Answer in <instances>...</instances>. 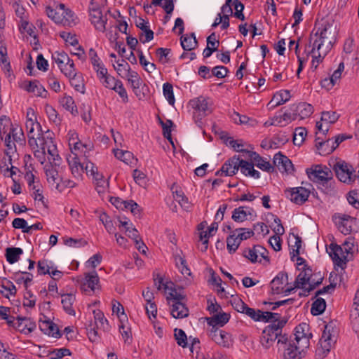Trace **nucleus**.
<instances>
[{
	"label": "nucleus",
	"mask_w": 359,
	"mask_h": 359,
	"mask_svg": "<svg viewBox=\"0 0 359 359\" xmlns=\"http://www.w3.org/2000/svg\"><path fill=\"white\" fill-rule=\"evenodd\" d=\"M72 353L69 349L66 348H55L48 353L50 359H62L67 355H71Z\"/></svg>",
	"instance_id": "nucleus-52"
},
{
	"label": "nucleus",
	"mask_w": 359,
	"mask_h": 359,
	"mask_svg": "<svg viewBox=\"0 0 359 359\" xmlns=\"http://www.w3.org/2000/svg\"><path fill=\"white\" fill-rule=\"evenodd\" d=\"M22 253L23 250L20 248H8L6 250V260L10 264H14L19 260Z\"/></svg>",
	"instance_id": "nucleus-43"
},
{
	"label": "nucleus",
	"mask_w": 359,
	"mask_h": 359,
	"mask_svg": "<svg viewBox=\"0 0 359 359\" xmlns=\"http://www.w3.org/2000/svg\"><path fill=\"white\" fill-rule=\"evenodd\" d=\"M40 330L46 334L55 337L59 338L61 334L59 331L57 325L50 320L41 321L39 324Z\"/></svg>",
	"instance_id": "nucleus-35"
},
{
	"label": "nucleus",
	"mask_w": 359,
	"mask_h": 359,
	"mask_svg": "<svg viewBox=\"0 0 359 359\" xmlns=\"http://www.w3.org/2000/svg\"><path fill=\"white\" fill-rule=\"evenodd\" d=\"M190 104L194 109V117L198 119L208 115L212 111V101L209 97L199 96L190 101Z\"/></svg>",
	"instance_id": "nucleus-11"
},
{
	"label": "nucleus",
	"mask_w": 359,
	"mask_h": 359,
	"mask_svg": "<svg viewBox=\"0 0 359 359\" xmlns=\"http://www.w3.org/2000/svg\"><path fill=\"white\" fill-rule=\"evenodd\" d=\"M124 78H127L134 90L140 88L142 81L141 78L135 71L130 70L124 75Z\"/></svg>",
	"instance_id": "nucleus-45"
},
{
	"label": "nucleus",
	"mask_w": 359,
	"mask_h": 359,
	"mask_svg": "<svg viewBox=\"0 0 359 359\" xmlns=\"http://www.w3.org/2000/svg\"><path fill=\"white\" fill-rule=\"evenodd\" d=\"M60 165H55L53 161H50L49 163L45 165L44 172L46 176L48 182L52 186H55V189L61 192L60 180L61 178L58 174L57 167Z\"/></svg>",
	"instance_id": "nucleus-17"
},
{
	"label": "nucleus",
	"mask_w": 359,
	"mask_h": 359,
	"mask_svg": "<svg viewBox=\"0 0 359 359\" xmlns=\"http://www.w3.org/2000/svg\"><path fill=\"white\" fill-rule=\"evenodd\" d=\"M28 143L32 149L40 148L46 153L47 152L48 161H52L55 165H60L61 158L59 156L57 147L48 131L45 135L43 133H39L37 137L30 136Z\"/></svg>",
	"instance_id": "nucleus-3"
},
{
	"label": "nucleus",
	"mask_w": 359,
	"mask_h": 359,
	"mask_svg": "<svg viewBox=\"0 0 359 359\" xmlns=\"http://www.w3.org/2000/svg\"><path fill=\"white\" fill-rule=\"evenodd\" d=\"M89 16L90 20L95 28L100 32H104L106 29L105 25L107 22V18L106 15L102 14L100 8L97 7H90Z\"/></svg>",
	"instance_id": "nucleus-18"
},
{
	"label": "nucleus",
	"mask_w": 359,
	"mask_h": 359,
	"mask_svg": "<svg viewBox=\"0 0 359 359\" xmlns=\"http://www.w3.org/2000/svg\"><path fill=\"white\" fill-rule=\"evenodd\" d=\"M96 182L97 190L99 193L104 192L109 186L108 181L104 179L102 174L99 173L97 170L92 175Z\"/></svg>",
	"instance_id": "nucleus-47"
},
{
	"label": "nucleus",
	"mask_w": 359,
	"mask_h": 359,
	"mask_svg": "<svg viewBox=\"0 0 359 359\" xmlns=\"http://www.w3.org/2000/svg\"><path fill=\"white\" fill-rule=\"evenodd\" d=\"M290 98V93L289 90H283L278 93H276L271 101L269 102V104H271V103H274L271 107H275L277 106H279L280 104H284L287 101H288Z\"/></svg>",
	"instance_id": "nucleus-38"
},
{
	"label": "nucleus",
	"mask_w": 359,
	"mask_h": 359,
	"mask_svg": "<svg viewBox=\"0 0 359 359\" xmlns=\"http://www.w3.org/2000/svg\"><path fill=\"white\" fill-rule=\"evenodd\" d=\"M233 234L241 242L242 241L247 240L254 235V231L249 229L238 228L233 231Z\"/></svg>",
	"instance_id": "nucleus-54"
},
{
	"label": "nucleus",
	"mask_w": 359,
	"mask_h": 359,
	"mask_svg": "<svg viewBox=\"0 0 359 359\" xmlns=\"http://www.w3.org/2000/svg\"><path fill=\"white\" fill-rule=\"evenodd\" d=\"M273 163L281 172L291 174L294 171V166L292 161L280 152L274 155Z\"/></svg>",
	"instance_id": "nucleus-25"
},
{
	"label": "nucleus",
	"mask_w": 359,
	"mask_h": 359,
	"mask_svg": "<svg viewBox=\"0 0 359 359\" xmlns=\"http://www.w3.org/2000/svg\"><path fill=\"white\" fill-rule=\"evenodd\" d=\"M256 216L255 211L252 208L240 206L233 210L231 217L236 222H243Z\"/></svg>",
	"instance_id": "nucleus-23"
},
{
	"label": "nucleus",
	"mask_w": 359,
	"mask_h": 359,
	"mask_svg": "<svg viewBox=\"0 0 359 359\" xmlns=\"http://www.w3.org/2000/svg\"><path fill=\"white\" fill-rule=\"evenodd\" d=\"M139 60L140 65L147 72L151 73L156 69L155 64L149 62L146 60L142 51H140Z\"/></svg>",
	"instance_id": "nucleus-64"
},
{
	"label": "nucleus",
	"mask_w": 359,
	"mask_h": 359,
	"mask_svg": "<svg viewBox=\"0 0 359 359\" xmlns=\"http://www.w3.org/2000/svg\"><path fill=\"white\" fill-rule=\"evenodd\" d=\"M239 165H241V159L238 157L233 156L224 163L221 169L217 171L216 175H233L239 169Z\"/></svg>",
	"instance_id": "nucleus-24"
},
{
	"label": "nucleus",
	"mask_w": 359,
	"mask_h": 359,
	"mask_svg": "<svg viewBox=\"0 0 359 359\" xmlns=\"http://www.w3.org/2000/svg\"><path fill=\"white\" fill-rule=\"evenodd\" d=\"M311 336L309 325L301 323L297 326L294 339H288L287 344L280 347L284 350V359H301L305 351L309 347Z\"/></svg>",
	"instance_id": "nucleus-1"
},
{
	"label": "nucleus",
	"mask_w": 359,
	"mask_h": 359,
	"mask_svg": "<svg viewBox=\"0 0 359 359\" xmlns=\"http://www.w3.org/2000/svg\"><path fill=\"white\" fill-rule=\"evenodd\" d=\"M327 252L336 266L342 269L346 267L348 256L341 246L331 243L329 248H327Z\"/></svg>",
	"instance_id": "nucleus-14"
},
{
	"label": "nucleus",
	"mask_w": 359,
	"mask_h": 359,
	"mask_svg": "<svg viewBox=\"0 0 359 359\" xmlns=\"http://www.w3.org/2000/svg\"><path fill=\"white\" fill-rule=\"evenodd\" d=\"M295 111V115L299 116L300 118L304 119L312 114L313 107L310 104L302 102L297 105Z\"/></svg>",
	"instance_id": "nucleus-40"
},
{
	"label": "nucleus",
	"mask_w": 359,
	"mask_h": 359,
	"mask_svg": "<svg viewBox=\"0 0 359 359\" xmlns=\"http://www.w3.org/2000/svg\"><path fill=\"white\" fill-rule=\"evenodd\" d=\"M339 180L346 184H351L356 181V173L354 168L344 161H338L333 165Z\"/></svg>",
	"instance_id": "nucleus-8"
},
{
	"label": "nucleus",
	"mask_w": 359,
	"mask_h": 359,
	"mask_svg": "<svg viewBox=\"0 0 359 359\" xmlns=\"http://www.w3.org/2000/svg\"><path fill=\"white\" fill-rule=\"evenodd\" d=\"M81 289L89 294L99 289V277L96 271L86 274L81 284Z\"/></svg>",
	"instance_id": "nucleus-21"
},
{
	"label": "nucleus",
	"mask_w": 359,
	"mask_h": 359,
	"mask_svg": "<svg viewBox=\"0 0 359 359\" xmlns=\"http://www.w3.org/2000/svg\"><path fill=\"white\" fill-rule=\"evenodd\" d=\"M312 55V62L311 67L316 69L320 62H322L323 57L326 55H322L320 50H317L316 48L312 47L311 52L309 53Z\"/></svg>",
	"instance_id": "nucleus-59"
},
{
	"label": "nucleus",
	"mask_w": 359,
	"mask_h": 359,
	"mask_svg": "<svg viewBox=\"0 0 359 359\" xmlns=\"http://www.w3.org/2000/svg\"><path fill=\"white\" fill-rule=\"evenodd\" d=\"M285 194L292 202L302 205L308 200L310 191L304 187H299L286 189Z\"/></svg>",
	"instance_id": "nucleus-16"
},
{
	"label": "nucleus",
	"mask_w": 359,
	"mask_h": 359,
	"mask_svg": "<svg viewBox=\"0 0 359 359\" xmlns=\"http://www.w3.org/2000/svg\"><path fill=\"white\" fill-rule=\"evenodd\" d=\"M35 324L27 318H17L14 327L19 332L25 334H30L35 329Z\"/></svg>",
	"instance_id": "nucleus-31"
},
{
	"label": "nucleus",
	"mask_w": 359,
	"mask_h": 359,
	"mask_svg": "<svg viewBox=\"0 0 359 359\" xmlns=\"http://www.w3.org/2000/svg\"><path fill=\"white\" fill-rule=\"evenodd\" d=\"M45 111L49 121L56 126L61 123V118L59 116L57 111L50 105L46 104L45 106Z\"/></svg>",
	"instance_id": "nucleus-51"
},
{
	"label": "nucleus",
	"mask_w": 359,
	"mask_h": 359,
	"mask_svg": "<svg viewBox=\"0 0 359 359\" xmlns=\"http://www.w3.org/2000/svg\"><path fill=\"white\" fill-rule=\"evenodd\" d=\"M60 102L61 105L72 114L76 115L78 114L77 107L74 103V100L71 96L65 95L63 96Z\"/></svg>",
	"instance_id": "nucleus-42"
},
{
	"label": "nucleus",
	"mask_w": 359,
	"mask_h": 359,
	"mask_svg": "<svg viewBox=\"0 0 359 359\" xmlns=\"http://www.w3.org/2000/svg\"><path fill=\"white\" fill-rule=\"evenodd\" d=\"M306 136V130L304 128H297L294 130L293 142L296 145H301Z\"/></svg>",
	"instance_id": "nucleus-58"
},
{
	"label": "nucleus",
	"mask_w": 359,
	"mask_h": 359,
	"mask_svg": "<svg viewBox=\"0 0 359 359\" xmlns=\"http://www.w3.org/2000/svg\"><path fill=\"white\" fill-rule=\"evenodd\" d=\"M339 116L335 111H323L320 121L316 123V128L318 133L326 135L329 130L330 125L335 123Z\"/></svg>",
	"instance_id": "nucleus-19"
},
{
	"label": "nucleus",
	"mask_w": 359,
	"mask_h": 359,
	"mask_svg": "<svg viewBox=\"0 0 359 359\" xmlns=\"http://www.w3.org/2000/svg\"><path fill=\"white\" fill-rule=\"evenodd\" d=\"M170 305V313L175 318H186L189 315V309L182 301L172 303Z\"/></svg>",
	"instance_id": "nucleus-33"
},
{
	"label": "nucleus",
	"mask_w": 359,
	"mask_h": 359,
	"mask_svg": "<svg viewBox=\"0 0 359 359\" xmlns=\"http://www.w3.org/2000/svg\"><path fill=\"white\" fill-rule=\"evenodd\" d=\"M241 241L233 234L230 235L226 239V247L230 253L235 252L241 244Z\"/></svg>",
	"instance_id": "nucleus-56"
},
{
	"label": "nucleus",
	"mask_w": 359,
	"mask_h": 359,
	"mask_svg": "<svg viewBox=\"0 0 359 359\" xmlns=\"http://www.w3.org/2000/svg\"><path fill=\"white\" fill-rule=\"evenodd\" d=\"M334 332V330L332 324H328L325 326L316 351L317 357L323 358L330 352L332 345L336 341V337Z\"/></svg>",
	"instance_id": "nucleus-7"
},
{
	"label": "nucleus",
	"mask_w": 359,
	"mask_h": 359,
	"mask_svg": "<svg viewBox=\"0 0 359 359\" xmlns=\"http://www.w3.org/2000/svg\"><path fill=\"white\" fill-rule=\"evenodd\" d=\"M175 262L176 266L179 269L183 275H191V271L187 265V262L184 257L182 256L180 253L174 255Z\"/></svg>",
	"instance_id": "nucleus-44"
},
{
	"label": "nucleus",
	"mask_w": 359,
	"mask_h": 359,
	"mask_svg": "<svg viewBox=\"0 0 359 359\" xmlns=\"http://www.w3.org/2000/svg\"><path fill=\"white\" fill-rule=\"evenodd\" d=\"M69 145L71 149H73L74 151H81L85 154L87 151H91L93 148V144L90 141L83 143L78 140L76 134H72L71 137H69Z\"/></svg>",
	"instance_id": "nucleus-29"
},
{
	"label": "nucleus",
	"mask_w": 359,
	"mask_h": 359,
	"mask_svg": "<svg viewBox=\"0 0 359 359\" xmlns=\"http://www.w3.org/2000/svg\"><path fill=\"white\" fill-rule=\"evenodd\" d=\"M276 314L278 317H273L268 320H271V323L263 330L260 337V343L266 349L271 347L276 339L278 340L277 346L279 349L282 345H286L288 341L287 335L286 334H282V329L286 321L280 320V315Z\"/></svg>",
	"instance_id": "nucleus-2"
},
{
	"label": "nucleus",
	"mask_w": 359,
	"mask_h": 359,
	"mask_svg": "<svg viewBox=\"0 0 359 359\" xmlns=\"http://www.w3.org/2000/svg\"><path fill=\"white\" fill-rule=\"evenodd\" d=\"M88 57L93 69L96 72L97 74H100L102 76L104 75L106 73V68L93 48H90L89 50Z\"/></svg>",
	"instance_id": "nucleus-32"
},
{
	"label": "nucleus",
	"mask_w": 359,
	"mask_h": 359,
	"mask_svg": "<svg viewBox=\"0 0 359 359\" xmlns=\"http://www.w3.org/2000/svg\"><path fill=\"white\" fill-rule=\"evenodd\" d=\"M294 238V245H290V255L291 259L294 260V258L299 255V250L302 247V238L297 235L293 236Z\"/></svg>",
	"instance_id": "nucleus-60"
},
{
	"label": "nucleus",
	"mask_w": 359,
	"mask_h": 359,
	"mask_svg": "<svg viewBox=\"0 0 359 359\" xmlns=\"http://www.w3.org/2000/svg\"><path fill=\"white\" fill-rule=\"evenodd\" d=\"M163 92L165 97L170 105L175 104V97L173 94V87L170 83H165L163 86Z\"/></svg>",
	"instance_id": "nucleus-55"
},
{
	"label": "nucleus",
	"mask_w": 359,
	"mask_h": 359,
	"mask_svg": "<svg viewBox=\"0 0 359 359\" xmlns=\"http://www.w3.org/2000/svg\"><path fill=\"white\" fill-rule=\"evenodd\" d=\"M120 224L122 226L125 227L126 232L128 233V236L132 239H136L138 238V231L135 228L133 227L132 224H129L127 220H119Z\"/></svg>",
	"instance_id": "nucleus-61"
},
{
	"label": "nucleus",
	"mask_w": 359,
	"mask_h": 359,
	"mask_svg": "<svg viewBox=\"0 0 359 359\" xmlns=\"http://www.w3.org/2000/svg\"><path fill=\"white\" fill-rule=\"evenodd\" d=\"M67 161L73 176L75 178H81L84 172V163L81 161L78 154L72 152L67 156Z\"/></svg>",
	"instance_id": "nucleus-22"
},
{
	"label": "nucleus",
	"mask_w": 359,
	"mask_h": 359,
	"mask_svg": "<svg viewBox=\"0 0 359 359\" xmlns=\"http://www.w3.org/2000/svg\"><path fill=\"white\" fill-rule=\"evenodd\" d=\"M97 76L106 88L112 90L114 89V86L116 85V83L120 81L119 80H116L114 76H111L109 74H108L107 69L104 75L102 76V74H97Z\"/></svg>",
	"instance_id": "nucleus-48"
},
{
	"label": "nucleus",
	"mask_w": 359,
	"mask_h": 359,
	"mask_svg": "<svg viewBox=\"0 0 359 359\" xmlns=\"http://www.w3.org/2000/svg\"><path fill=\"white\" fill-rule=\"evenodd\" d=\"M326 308V303L324 299L317 298L312 304L311 313L313 316H318L323 313Z\"/></svg>",
	"instance_id": "nucleus-49"
},
{
	"label": "nucleus",
	"mask_w": 359,
	"mask_h": 359,
	"mask_svg": "<svg viewBox=\"0 0 359 359\" xmlns=\"http://www.w3.org/2000/svg\"><path fill=\"white\" fill-rule=\"evenodd\" d=\"M266 250L261 245H255L252 248L245 250L243 252L245 257L251 262H256L259 257L265 258L264 254Z\"/></svg>",
	"instance_id": "nucleus-34"
},
{
	"label": "nucleus",
	"mask_w": 359,
	"mask_h": 359,
	"mask_svg": "<svg viewBox=\"0 0 359 359\" xmlns=\"http://www.w3.org/2000/svg\"><path fill=\"white\" fill-rule=\"evenodd\" d=\"M323 278L321 276H313L311 274V280L308 282L306 287L304 290V292H309L310 291L314 290L317 286H318L323 280Z\"/></svg>",
	"instance_id": "nucleus-62"
},
{
	"label": "nucleus",
	"mask_w": 359,
	"mask_h": 359,
	"mask_svg": "<svg viewBox=\"0 0 359 359\" xmlns=\"http://www.w3.org/2000/svg\"><path fill=\"white\" fill-rule=\"evenodd\" d=\"M21 88H22L29 93H33L36 96L45 97L47 94V91L43 87V86L36 80L30 81H25L22 83Z\"/></svg>",
	"instance_id": "nucleus-28"
},
{
	"label": "nucleus",
	"mask_w": 359,
	"mask_h": 359,
	"mask_svg": "<svg viewBox=\"0 0 359 359\" xmlns=\"http://www.w3.org/2000/svg\"><path fill=\"white\" fill-rule=\"evenodd\" d=\"M114 153L118 159L123 161L126 164L132 163V161L134 158L133 154L129 151L116 149H114Z\"/></svg>",
	"instance_id": "nucleus-50"
},
{
	"label": "nucleus",
	"mask_w": 359,
	"mask_h": 359,
	"mask_svg": "<svg viewBox=\"0 0 359 359\" xmlns=\"http://www.w3.org/2000/svg\"><path fill=\"white\" fill-rule=\"evenodd\" d=\"M95 325L88 329V336L91 341H96L101 331H107L109 328L108 320L100 310H94Z\"/></svg>",
	"instance_id": "nucleus-10"
},
{
	"label": "nucleus",
	"mask_w": 359,
	"mask_h": 359,
	"mask_svg": "<svg viewBox=\"0 0 359 359\" xmlns=\"http://www.w3.org/2000/svg\"><path fill=\"white\" fill-rule=\"evenodd\" d=\"M347 201L354 208L359 209V191H351L347 194Z\"/></svg>",
	"instance_id": "nucleus-63"
},
{
	"label": "nucleus",
	"mask_w": 359,
	"mask_h": 359,
	"mask_svg": "<svg viewBox=\"0 0 359 359\" xmlns=\"http://www.w3.org/2000/svg\"><path fill=\"white\" fill-rule=\"evenodd\" d=\"M25 127L28 133L29 137L32 135L37 137L39 133H42L41 125L36 121L26 120Z\"/></svg>",
	"instance_id": "nucleus-46"
},
{
	"label": "nucleus",
	"mask_w": 359,
	"mask_h": 359,
	"mask_svg": "<svg viewBox=\"0 0 359 359\" xmlns=\"http://www.w3.org/2000/svg\"><path fill=\"white\" fill-rule=\"evenodd\" d=\"M231 305L236 311L244 313L256 321H268L273 317H278L276 313L262 312L260 310L250 308L238 297H235L231 300Z\"/></svg>",
	"instance_id": "nucleus-5"
},
{
	"label": "nucleus",
	"mask_w": 359,
	"mask_h": 359,
	"mask_svg": "<svg viewBox=\"0 0 359 359\" xmlns=\"http://www.w3.org/2000/svg\"><path fill=\"white\" fill-rule=\"evenodd\" d=\"M114 68L122 78H124V75L131 70L130 65L124 60H118L116 66L114 65Z\"/></svg>",
	"instance_id": "nucleus-53"
},
{
	"label": "nucleus",
	"mask_w": 359,
	"mask_h": 359,
	"mask_svg": "<svg viewBox=\"0 0 359 359\" xmlns=\"http://www.w3.org/2000/svg\"><path fill=\"white\" fill-rule=\"evenodd\" d=\"M181 46L184 50H194L198 46L195 34L191 33L189 36H182L181 37Z\"/></svg>",
	"instance_id": "nucleus-39"
},
{
	"label": "nucleus",
	"mask_w": 359,
	"mask_h": 359,
	"mask_svg": "<svg viewBox=\"0 0 359 359\" xmlns=\"http://www.w3.org/2000/svg\"><path fill=\"white\" fill-rule=\"evenodd\" d=\"M209 337L220 346L229 348L233 344L231 335L219 328H211Z\"/></svg>",
	"instance_id": "nucleus-15"
},
{
	"label": "nucleus",
	"mask_w": 359,
	"mask_h": 359,
	"mask_svg": "<svg viewBox=\"0 0 359 359\" xmlns=\"http://www.w3.org/2000/svg\"><path fill=\"white\" fill-rule=\"evenodd\" d=\"M333 219L339 230L343 234L346 235L351 231L352 217L351 216L338 214L335 215Z\"/></svg>",
	"instance_id": "nucleus-27"
},
{
	"label": "nucleus",
	"mask_w": 359,
	"mask_h": 359,
	"mask_svg": "<svg viewBox=\"0 0 359 359\" xmlns=\"http://www.w3.org/2000/svg\"><path fill=\"white\" fill-rule=\"evenodd\" d=\"M270 285L272 293L276 294L284 293L287 295L294 290L292 286H289L288 276L285 272L278 273L271 280Z\"/></svg>",
	"instance_id": "nucleus-12"
},
{
	"label": "nucleus",
	"mask_w": 359,
	"mask_h": 359,
	"mask_svg": "<svg viewBox=\"0 0 359 359\" xmlns=\"http://www.w3.org/2000/svg\"><path fill=\"white\" fill-rule=\"evenodd\" d=\"M61 72L68 78H73L77 75L76 69L74 61L72 59H68L67 61L62 62L57 65Z\"/></svg>",
	"instance_id": "nucleus-36"
},
{
	"label": "nucleus",
	"mask_w": 359,
	"mask_h": 359,
	"mask_svg": "<svg viewBox=\"0 0 359 359\" xmlns=\"http://www.w3.org/2000/svg\"><path fill=\"white\" fill-rule=\"evenodd\" d=\"M306 174L311 181L322 184L332 179V176L331 170L322 165H316L306 169Z\"/></svg>",
	"instance_id": "nucleus-13"
},
{
	"label": "nucleus",
	"mask_w": 359,
	"mask_h": 359,
	"mask_svg": "<svg viewBox=\"0 0 359 359\" xmlns=\"http://www.w3.org/2000/svg\"><path fill=\"white\" fill-rule=\"evenodd\" d=\"M248 154L253 163L259 169L269 172L273 170V168L269 161L264 160L257 153L254 151H248Z\"/></svg>",
	"instance_id": "nucleus-30"
},
{
	"label": "nucleus",
	"mask_w": 359,
	"mask_h": 359,
	"mask_svg": "<svg viewBox=\"0 0 359 359\" xmlns=\"http://www.w3.org/2000/svg\"><path fill=\"white\" fill-rule=\"evenodd\" d=\"M333 42L334 36L327 28L318 29L310 36V44H312V47L317 50H320L322 55L327 54L332 47Z\"/></svg>",
	"instance_id": "nucleus-6"
},
{
	"label": "nucleus",
	"mask_w": 359,
	"mask_h": 359,
	"mask_svg": "<svg viewBox=\"0 0 359 359\" xmlns=\"http://www.w3.org/2000/svg\"><path fill=\"white\" fill-rule=\"evenodd\" d=\"M46 12L48 17L57 24L69 27L76 24V18L74 13L67 8L63 4H57L55 8L48 6Z\"/></svg>",
	"instance_id": "nucleus-4"
},
{
	"label": "nucleus",
	"mask_w": 359,
	"mask_h": 359,
	"mask_svg": "<svg viewBox=\"0 0 359 359\" xmlns=\"http://www.w3.org/2000/svg\"><path fill=\"white\" fill-rule=\"evenodd\" d=\"M299 270L301 271L297 276L292 287H294V290L295 288H301L304 291L308 282L311 281V276L312 270L309 267H307L306 265H304L302 268H299Z\"/></svg>",
	"instance_id": "nucleus-26"
},
{
	"label": "nucleus",
	"mask_w": 359,
	"mask_h": 359,
	"mask_svg": "<svg viewBox=\"0 0 359 359\" xmlns=\"http://www.w3.org/2000/svg\"><path fill=\"white\" fill-rule=\"evenodd\" d=\"M5 144L8 148V154L16 151V144L23 146L25 144V137L22 129L18 125L12 126L5 137Z\"/></svg>",
	"instance_id": "nucleus-9"
},
{
	"label": "nucleus",
	"mask_w": 359,
	"mask_h": 359,
	"mask_svg": "<svg viewBox=\"0 0 359 359\" xmlns=\"http://www.w3.org/2000/svg\"><path fill=\"white\" fill-rule=\"evenodd\" d=\"M229 320V316L226 313H219L214 315L212 317L207 318L208 323L212 326V328H217L216 326H223Z\"/></svg>",
	"instance_id": "nucleus-37"
},
{
	"label": "nucleus",
	"mask_w": 359,
	"mask_h": 359,
	"mask_svg": "<svg viewBox=\"0 0 359 359\" xmlns=\"http://www.w3.org/2000/svg\"><path fill=\"white\" fill-rule=\"evenodd\" d=\"M175 339L179 346L185 348L187 345V337L185 332L181 330L175 328L174 330Z\"/></svg>",
	"instance_id": "nucleus-57"
},
{
	"label": "nucleus",
	"mask_w": 359,
	"mask_h": 359,
	"mask_svg": "<svg viewBox=\"0 0 359 359\" xmlns=\"http://www.w3.org/2000/svg\"><path fill=\"white\" fill-rule=\"evenodd\" d=\"M75 299V296L72 294H65L62 295L61 303L65 311L70 315L75 314V311L72 307Z\"/></svg>",
	"instance_id": "nucleus-41"
},
{
	"label": "nucleus",
	"mask_w": 359,
	"mask_h": 359,
	"mask_svg": "<svg viewBox=\"0 0 359 359\" xmlns=\"http://www.w3.org/2000/svg\"><path fill=\"white\" fill-rule=\"evenodd\" d=\"M323 135L318 133V131L316 132V147L319 154L325 156L333 152L336 148L333 143V139H324Z\"/></svg>",
	"instance_id": "nucleus-20"
}]
</instances>
